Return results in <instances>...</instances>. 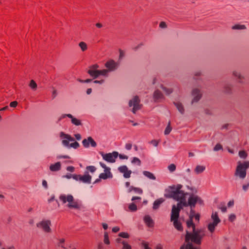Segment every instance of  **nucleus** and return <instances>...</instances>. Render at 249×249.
<instances>
[{
  "instance_id": "20e7f679",
  "label": "nucleus",
  "mask_w": 249,
  "mask_h": 249,
  "mask_svg": "<svg viewBox=\"0 0 249 249\" xmlns=\"http://www.w3.org/2000/svg\"><path fill=\"white\" fill-rule=\"evenodd\" d=\"M59 137L62 140V145L67 148H72L76 149L80 146L79 143L75 141L74 139L69 134H66L64 132H60Z\"/></svg>"
},
{
  "instance_id": "603ef678",
  "label": "nucleus",
  "mask_w": 249,
  "mask_h": 249,
  "mask_svg": "<svg viewBox=\"0 0 249 249\" xmlns=\"http://www.w3.org/2000/svg\"><path fill=\"white\" fill-rule=\"evenodd\" d=\"M125 148L126 150H129L132 148V144L130 143H127L125 145Z\"/></svg>"
},
{
  "instance_id": "f257e3e1",
  "label": "nucleus",
  "mask_w": 249,
  "mask_h": 249,
  "mask_svg": "<svg viewBox=\"0 0 249 249\" xmlns=\"http://www.w3.org/2000/svg\"><path fill=\"white\" fill-rule=\"evenodd\" d=\"M183 186L178 184L168 186L165 190L164 196L167 198H172L178 202L177 205L172 206L170 220L173 222L175 228L178 231H183V227L179 220V213L184 207H190L194 209L196 203L202 205L203 200L198 196L190 194L186 201V196L188 193L182 190Z\"/></svg>"
},
{
  "instance_id": "2eb2a0df",
  "label": "nucleus",
  "mask_w": 249,
  "mask_h": 249,
  "mask_svg": "<svg viewBox=\"0 0 249 249\" xmlns=\"http://www.w3.org/2000/svg\"><path fill=\"white\" fill-rule=\"evenodd\" d=\"M153 98L154 102L160 103L162 102L165 98L162 92L159 89H156L153 95Z\"/></svg>"
},
{
  "instance_id": "0e129e2a",
  "label": "nucleus",
  "mask_w": 249,
  "mask_h": 249,
  "mask_svg": "<svg viewBox=\"0 0 249 249\" xmlns=\"http://www.w3.org/2000/svg\"><path fill=\"white\" fill-rule=\"evenodd\" d=\"M187 188L188 190H191L192 192H196V189L194 187L187 186Z\"/></svg>"
},
{
  "instance_id": "cd10ccee",
  "label": "nucleus",
  "mask_w": 249,
  "mask_h": 249,
  "mask_svg": "<svg viewBox=\"0 0 249 249\" xmlns=\"http://www.w3.org/2000/svg\"><path fill=\"white\" fill-rule=\"evenodd\" d=\"M71 117V114H62L61 115H60L57 119V121L56 122V123L57 124L59 123V122L63 119H64L66 117Z\"/></svg>"
},
{
  "instance_id": "7ed1b4c3",
  "label": "nucleus",
  "mask_w": 249,
  "mask_h": 249,
  "mask_svg": "<svg viewBox=\"0 0 249 249\" xmlns=\"http://www.w3.org/2000/svg\"><path fill=\"white\" fill-rule=\"evenodd\" d=\"M59 199L63 204L67 203V206L70 209H80L81 208V201L79 199H74L71 194H61Z\"/></svg>"
},
{
  "instance_id": "ddd939ff",
  "label": "nucleus",
  "mask_w": 249,
  "mask_h": 249,
  "mask_svg": "<svg viewBox=\"0 0 249 249\" xmlns=\"http://www.w3.org/2000/svg\"><path fill=\"white\" fill-rule=\"evenodd\" d=\"M105 66L107 68V69H105L107 71V75H104V77L107 78L108 76V73L109 72L114 71L117 69L118 63L113 60H110L106 63Z\"/></svg>"
},
{
  "instance_id": "c9c22d12",
  "label": "nucleus",
  "mask_w": 249,
  "mask_h": 249,
  "mask_svg": "<svg viewBox=\"0 0 249 249\" xmlns=\"http://www.w3.org/2000/svg\"><path fill=\"white\" fill-rule=\"evenodd\" d=\"M225 91L227 93H230L231 91V85L230 84H226L224 87Z\"/></svg>"
},
{
  "instance_id": "6e6d98bb",
  "label": "nucleus",
  "mask_w": 249,
  "mask_h": 249,
  "mask_svg": "<svg viewBox=\"0 0 249 249\" xmlns=\"http://www.w3.org/2000/svg\"><path fill=\"white\" fill-rule=\"evenodd\" d=\"M18 105L17 101H13L10 103V106L12 107H15Z\"/></svg>"
},
{
  "instance_id": "f704fd0d",
  "label": "nucleus",
  "mask_w": 249,
  "mask_h": 249,
  "mask_svg": "<svg viewBox=\"0 0 249 249\" xmlns=\"http://www.w3.org/2000/svg\"><path fill=\"white\" fill-rule=\"evenodd\" d=\"M79 47L82 51H85L87 49V44L84 42H81L79 44Z\"/></svg>"
},
{
  "instance_id": "0eeeda50",
  "label": "nucleus",
  "mask_w": 249,
  "mask_h": 249,
  "mask_svg": "<svg viewBox=\"0 0 249 249\" xmlns=\"http://www.w3.org/2000/svg\"><path fill=\"white\" fill-rule=\"evenodd\" d=\"M99 66L97 64H94L91 66L88 71V73L94 78H96L101 76L107 75V71L105 69L99 70Z\"/></svg>"
},
{
  "instance_id": "5701e85b",
  "label": "nucleus",
  "mask_w": 249,
  "mask_h": 249,
  "mask_svg": "<svg viewBox=\"0 0 249 249\" xmlns=\"http://www.w3.org/2000/svg\"><path fill=\"white\" fill-rule=\"evenodd\" d=\"M69 118L71 119V122L73 124L76 126H79L82 124L81 121L79 119L73 117L72 115L71 117H69Z\"/></svg>"
},
{
  "instance_id": "e2e57ef3",
  "label": "nucleus",
  "mask_w": 249,
  "mask_h": 249,
  "mask_svg": "<svg viewBox=\"0 0 249 249\" xmlns=\"http://www.w3.org/2000/svg\"><path fill=\"white\" fill-rule=\"evenodd\" d=\"M92 80L90 79H88L86 80H79V81L81 83H89Z\"/></svg>"
},
{
  "instance_id": "39448f33",
  "label": "nucleus",
  "mask_w": 249,
  "mask_h": 249,
  "mask_svg": "<svg viewBox=\"0 0 249 249\" xmlns=\"http://www.w3.org/2000/svg\"><path fill=\"white\" fill-rule=\"evenodd\" d=\"M96 170V168L93 165L88 166L86 168L83 175H77L76 181H79L86 184H90L91 181L92 177L89 175V172L94 173Z\"/></svg>"
},
{
  "instance_id": "b1692460",
  "label": "nucleus",
  "mask_w": 249,
  "mask_h": 249,
  "mask_svg": "<svg viewBox=\"0 0 249 249\" xmlns=\"http://www.w3.org/2000/svg\"><path fill=\"white\" fill-rule=\"evenodd\" d=\"M174 104L177 108V109H178V110L179 111V112L181 114H183L184 112V109L182 105L178 102H175Z\"/></svg>"
},
{
  "instance_id": "f8f14e48",
  "label": "nucleus",
  "mask_w": 249,
  "mask_h": 249,
  "mask_svg": "<svg viewBox=\"0 0 249 249\" xmlns=\"http://www.w3.org/2000/svg\"><path fill=\"white\" fill-rule=\"evenodd\" d=\"M140 103V100L138 96H135L129 101L128 105L129 107H133L132 111L133 113H136V111L141 108Z\"/></svg>"
},
{
  "instance_id": "4d7b16f0",
  "label": "nucleus",
  "mask_w": 249,
  "mask_h": 249,
  "mask_svg": "<svg viewBox=\"0 0 249 249\" xmlns=\"http://www.w3.org/2000/svg\"><path fill=\"white\" fill-rule=\"evenodd\" d=\"M74 137L77 141H80L82 138L81 135L79 133L75 134Z\"/></svg>"
},
{
  "instance_id": "412c9836",
  "label": "nucleus",
  "mask_w": 249,
  "mask_h": 249,
  "mask_svg": "<svg viewBox=\"0 0 249 249\" xmlns=\"http://www.w3.org/2000/svg\"><path fill=\"white\" fill-rule=\"evenodd\" d=\"M143 175L148 178L151 180H156V178L155 176L151 172L147 171H144L142 172Z\"/></svg>"
},
{
  "instance_id": "37998d69",
  "label": "nucleus",
  "mask_w": 249,
  "mask_h": 249,
  "mask_svg": "<svg viewBox=\"0 0 249 249\" xmlns=\"http://www.w3.org/2000/svg\"><path fill=\"white\" fill-rule=\"evenodd\" d=\"M30 86L33 89H35L36 88L37 85L34 80H31L30 84Z\"/></svg>"
},
{
  "instance_id": "49530a36",
  "label": "nucleus",
  "mask_w": 249,
  "mask_h": 249,
  "mask_svg": "<svg viewBox=\"0 0 249 249\" xmlns=\"http://www.w3.org/2000/svg\"><path fill=\"white\" fill-rule=\"evenodd\" d=\"M66 170L68 172H70L72 173V172H73L74 171L75 168L73 166H69L67 167Z\"/></svg>"
},
{
  "instance_id": "09e8293b",
  "label": "nucleus",
  "mask_w": 249,
  "mask_h": 249,
  "mask_svg": "<svg viewBox=\"0 0 249 249\" xmlns=\"http://www.w3.org/2000/svg\"><path fill=\"white\" fill-rule=\"evenodd\" d=\"M149 143L152 144H153L155 147H157L158 146V144H159V142L157 141V140H153L149 142Z\"/></svg>"
},
{
  "instance_id": "2f4dec72",
  "label": "nucleus",
  "mask_w": 249,
  "mask_h": 249,
  "mask_svg": "<svg viewBox=\"0 0 249 249\" xmlns=\"http://www.w3.org/2000/svg\"><path fill=\"white\" fill-rule=\"evenodd\" d=\"M160 87L162 89V90L165 92L166 95H169L173 92V90L171 89L167 88L164 87L163 85H161Z\"/></svg>"
},
{
  "instance_id": "3c124183",
  "label": "nucleus",
  "mask_w": 249,
  "mask_h": 249,
  "mask_svg": "<svg viewBox=\"0 0 249 249\" xmlns=\"http://www.w3.org/2000/svg\"><path fill=\"white\" fill-rule=\"evenodd\" d=\"M249 182H248L247 183L244 184L242 186L243 190L244 191H247L249 189Z\"/></svg>"
},
{
  "instance_id": "7c9ffc66",
  "label": "nucleus",
  "mask_w": 249,
  "mask_h": 249,
  "mask_svg": "<svg viewBox=\"0 0 249 249\" xmlns=\"http://www.w3.org/2000/svg\"><path fill=\"white\" fill-rule=\"evenodd\" d=\"M233 30H243L246 29V26L244 25L236 24L232 27Z\"/></svg>"
},
{
  "instance_id": "f3484780",
  "label": "nucleus",
  "mask_w": 249,
  "mask_h": 249,
  "mask_svg": "<svg viewBox=\"0 0 249 249\" xmlns=\"http://www.w3.org/2000/svg\"><path fill=\"white\" fill-rule=\"evenodd\" d=\"M192 95L194 97V98L192 100V103L195 102H197L199 100L201 97V93H200L199 90L197 89H195L192 91Z\"/></svg>"
},
{
  "instance_id": "f03ea898",
  "label": "nucleus",
  "mask_w": 249,
  "mask_h": 249,
  "mask_svg": "<svg viewBox=\"0 0 249 249\" xmlns=\"http://www.w3.org/2000/svg\"><path fill=\"white\" fill-rule=\"evenodd\" d=\"M196 214L193 209L191 208L189 219L186 222L188 230L186 231L185 241L186 244L182 245L180 249H200L199 245L202 238L205 236V231L203 229H196L193 219Z\"/></svg>"
},
{
  "instance_id": "9b49d317",
  "label": "nucleus",
  "mask_w": 249,
  "mask_h": 249,
  "mask_svg": "<svg viewBox=\"0 0 249 249\" xmlns=\"http://www.w3.org/2000/svg\"><path fill=\"white\" fill-rule=\"evenodd\" d=\"M99 164L100 166L104 169V172L99 175L100 178H102V179H107V178H112L113 176L110 171V168L107 167L105 163L102 162H100Z\"/></svg>"
},
{
  "instance_id": "774afa93",
  "label": "nucleus",
  "mask_w": 249,
  "mask_h": 249,
  "mask_svg": "<svg viewBox=\"0 0 249 249\" xmlns=\"http://www.w3.org/2000/svg\"><path fill=\"white\" fill-rule=\"evenodd\" d=\"M194 218H195L196 220L198 221L199 220L200 215L199 214L197 213L195 215Z\"/></svg>"
},
{
  "instance_id": "8fccbe9b",
  "label": "nucleus",
  "mask_w": 249,
  "mask_h": 249,
  "mask_svg": "<svg viewBox=\"0 0 249 249\" xmlns=\"http://www.w3.org/2000/svg\"><path fill=\"white\" fill-rule=\"evenodd\" d=\"M123 249H131V247L125 242H123Z\"/></svg>"
},
{
  "instance_id": "4c0bfd02",
  "label": "nucleus",
  "mask_w": 249,
  "mask_h": 249,
  "mask_svg": "<svg viewBox=\"0 0 249 249\" xmlns=\"http://www.w3.org/2000/svg\"><path fill=\"white\" fill-rule=\"evenodd\" d=\"M168 170L173 172L176 170V166L174 164H171L168 166Z\"/></svg>"
},
{
  "instance_id": "aec40b11",
  "label": "nucleus",
  "mask_w": 249,
  "mask_h": 249,
  "mask_svg": "<svg viewBox=\"0 0 249 249\" xmlns=\"http://www.w3.org/2000/svg\"><path fill=\"white\" fill-rule=\"evenodd\" d=\"M164 199L162 198H160L156 200L153 203V209L154 210L158 209L160 204H161L164 202Z\"/></svg>"
},
{
  "instance_id": "6e6552de",
  "label": "nucleus",
  "mask_w": 249,
  "mask_h": 249,
  "mask_svg": "<svg viewBox=\"0 0 249 249\" xmlns=\"http://www.w3.org/2000/svg\"><path fill=\"white\" fill-rule=\"evenodd\" d=\"M211 219L213 222L208 224V229L210 232L213 233L214 232L216 227L220 222L221 220L218 217V213L216 212L212 213Z\"/></svg>"
},
{
  "instance_id": "a878e982",
  "label": "nucleus",
  "mask_w": 249,
  "mask_h": 249,
  "mask_svg": "<svg viewBox=\"0 0 249 249\" xmlns=\"http://www.w3.org/2000/svg\"><path fill=\"white\" fill-rule=\"evenodd\" d=\"M205 170V166L202 165H197L195 169V172L198 174L202 173Z\"/></svg>"
},
{
  "instance_id": "58836bf2",
  "label": "nucleus",
  "mask_w": 249,
  "mask_h": 249,
  "mask_svg": "<svg viewBox=\"0 0 249 249\" xmlns=\"http://www.w3.org/2000/svg\"><path fill=\"white\" fill-rule=\"evenodd\" d=\"M104 243L106 244H109V240L108 234L107 232L104 233Z\"/></svg>"
},
{
  "instance_id": "a19ab883",
  "label": "nucleus",
  "mask_w": 249,
  "mask_h": 249,
  "mask_svg": "<svg viewBox=\"0 0 249 249\" xmlns=\"http://www.w3.org/2000/svg\"><path fill=\"white\" fill-rule=\"evenodd\" d=\"M222 149H223V147L222 145L219 143L216 144L213 148V150L215 151H217Z\"/></svg>"
},
{
  "instance_id": "052dcab7",
  "label": "nucleus",
  "mask_w": 249,
  "mask_h": 249,
  "mask_svg": "<svg viewBox=\"0 0 249 249\" xmlns=\"http://www.w3.org/2000/svg\"><path fill=\"white\" fill-rule=\"evenodd\" d=\"M227 205L229 207H232L234 205V201L233 200H230L229 201Z\"/></svg>"
},
{
  "instance_id": "c03bdc74",
  "label": "nucleus",
  "mask_w": 249,
  "mask_h": 249,
  "mask_svg": "<svg viewBox=\"0 0 249 249\" xmlns=\"http://www.w3.org/2000/svg\"><path fill=\"white\" fill-rule=\"evenodd\" d=\"M56 159L59 160V159H70V157L68 155H57V157H56Z\"/></svg>"
},
{
  "instance_id": "5fc2aeb1",
  "label": "nucleus",
  "mask_w": 249,
  "mask_h": 249,
  "mask_svg": "<svg viewBox=\"0 0 249 249\" xmlns=\"http://www.w3.org/2000/svg\"><path fill=\"white\" fill-rule=\"evenodd\" d=\"M43 187L45 189H48V184L47 182L45 180H43L42 183Z\"/></svg>"
},
{
  "instance_id": "4468645a",
  "label": "nucleus",
  "mask_w": 249,
  "mask_h": 249,
  "mask_svg": "<svg viewBox=\"0 0 249 249\" xmlns=\"http://www.w3.org/2000/svg\"><path fill=\"white\" fill-rule=\"evenodd\" d=\"M82 143L83 147L87 149L89 148L90 147L95 148L97 145L96 142L90 136L83 139Z\"/></svg>"
},
{
  "instance_id": "6ab92c4d",
  "label": "nucleus",
  "mask_w": 249,
  "mask_h": 249,
  "mask_svg": "<svg viewBox=\"0 0 249 249\" xmlns=\"http://www.w3.org/2000/svg\"><path fill=\"white\" fill-rule=\"evenodd\" d=\"M61 165L60 162H55L50 165L49 169L52 172H57L61 169Z\"/></svg>"
},
{
  "instance_id": "c756f323",
  "label": "nucleus",
  "mask_w": 249,
  "mask_h": 249,
  "mask_svg": "<svg viewBox=\"0 0 249 249\" xmlns=\"http://www.w3.org/2000/svg\"><path fill=\"white\" fill-rule=\"evenodd\" d=\"M172 129V127L171 126V123L169 121L168 123L167 126H166L164 130V134L166 135H168L171 132Z\"/></svg>"
},
{
  "instance_id": "de8ad7c7",
  "label": "nucleus",
  "mask_w": 249,
  "mask_h": 249,
  "mask_svg": "<svg viewBox=\"0 0 249 249\" xmlns=\"http://www.w3.org/2000/svg\"><path fill=\"white\" fill-rule=\"evenodd\" d=\"M65 242V239H63V238H62V239H60L59 240V243H58V246L62 247V248H64V247L63 246V244Z\"/></svg>"
},
{
  "instance_id": "bf43d9fd",
  "label": "nucleus",
  "mask_w": 249,
  "mask_h": 249,
  "mask_svg": "<svg viewBox=\"0 0 249 249\" xmlns=\"http://www.w3.org/2000/svg\"><path fill=\"white\" fill-rule=\"evenodd\" d=\"M120 228L118 227H114L112 228V231L113 232H117L119 231Z\"/></svg>"
},
{
  "instance_id": "c85d7f7f",
  "label": "nucleus",
  "mask_w": 249,
  "mask_h": 249,
  "mask_svg": "<svg viewBox=\"0 0 249 249\" xmlns=\"http://www.w3.org/2000/svg\"><path fill=\"white\" fill-rule=\"evenodd\" d=\"M239 156L241 159H246L248 157V154L245 150L239 151Z\"/></svg>"
},
{
  "instance_id": "864d4df0",
  "label": "nucleus",
  "mask_w": 249,
  "mask_h": 249,
  "mask_svg": "<svg viewBox=\"0 0 249 249\" xmlns=\"http://www.w3.org/2000/svg\"><path fill=\"white\" fill-rule=\"evenodd\" d=\"M104 81H105V80L103 79H101L100 80H94L93 81V82L95 84H102L104 82Z\"/></svg>"
},
{
  "instance_id": "72a5a7b5",
  "label": "nucleus",
  "mask_w": 249,
  "mask_h": 249,
  "mask_svg": "<svg viewBox=\"0 0 249 249\" xmlns=\"http://www.w3.org/2000/svg\"><path fill=\"white\" fill-rule=\"evenodd\" d=\"M128 208L131 212H135L137 210V207L134 203H130L128 206Z\"/></svg>"
},
{
  "instance_id": "4be33fe9",
  "label": "nucleus",
  "mask_w": 249,
  "mask_h": 249,
  "mask_svg": "<svg viewBox=\"0 0 249 249\" xmlns=\"http://www.w3.org/2000/svg\"><path fill=\"white\" fill-rule=\"evenodd\" d=\"M142 245L144 249H151L148 246V244L147 242L143 241L142 243ZM155 249H163V246L162 245L159 244L155 247Z\"/></svg>"
},
{
  "instance_id": "a211bd4d",
  "label": "nucleus",
  "mask_w": 249,
  "mask_h": 249,
  "mask_svg": "<svg viewBox=\"0 0 249 249\" xmlns=\"http://www.w3.org/2000/svg\"><path fill=\"white\" fill-rule=\"evenodd\" d=\"M143 221L145 224L148 227H153L154 226V222L153 219L149 215H146L143 217Z\"/></svg>"
},
{
  "instance_id": "680f3d73",
  "label": "nucleus",
  "mask_w": 249,
  "mask_h": 249,
  "mask_svg": "<svg viewBox=\"0 0 249 249\" xmlns=\"http://www.w3.org/2000/svg\"><path fill=\"white\" fill-rule=\"evenodd\" d=\"M127 188H128V189H127L128 193H130V192L133 191V190L134 189V187L130 186Z\"/></svg>"
},
{
  "instance_id": "bb28decb",
  "label": "nucleus",
  "mask_w": 249,
  "mask_h": 249,
  "mask_svg": "<svg viewBox=\"0 0 249 249\" xmlns=\"http://www.w3.org/2000/svg\"><path fill=\"white\" fill-rule=\"evenodd\" d=\"M233 75L236 77V78H237L238 79V80H239V82L240 83H243V77L242 76V75L241 74V73L237 71H234L233 72Z\"/></svg>"
},
{
  "instance_id": "338daca9",
  "label": "nucleus",
  "mask_w": 249,
  "mask_h": 249,
  "mask_svg": "<svg viewBox=\"0 0 249 249\" xmlns=\"http://www.w3.org/2000/svg\"><path fill=\"white\" fill-rule=\"evenodd\" d=\"M160 27L161 28H164L166 27V23L164 22H161L160 24Z\"/></svg>"
},
{
  "instance_id": "69168bd1",
  "label": "nucleus",
  "mask_w": 249,
  "mask_h": 249,
  "mask_svg": "<svg viewBox=\"0 0 249 249\" xmlns=\"http://www.w3.org/2000/svg\"><path fill=\"white\" fill-rule=\"evenodd\" d=\"M141 197L140 196H133L131 198L132 201H135L136 200H141Z\"/></svg>"
},
{
  "instance_id": "13d9d810",
  "label": "nucleus",
  "mask_w": 249,
  "mask_h": 249,
  "mask_svg": "<svg viewBox=\"0 0 249 249\" xmlns=\"http://www.w3.org/2000/svg\"><path fill=\"white\" fill-rule=\"evenodd\" d=\"M124 56V53L122 51L120 50V55H119V59H121L123 58Z\"/></svg>"
},
{
  "instance_id": "1a4fd4ad",
  "label": "nucleus",
  "mask_w": 249,
  "mask_h": 249,
  "mask_svg": "<svg viewBox=\"0 0 249 249\" xmlns=\"http://www.w3.org/2000/svg\"><path fill=\"white\" fill-rule=\"evenodd\" d=\"M103 159L109 163H114L118 158V152L113 151L112 153H104L103 152H100Z\"/></svg>"
},
{
  "instance_id": "79ce46f5",
  "label": "nucleus",
  "mask_w": 249,
  "mask_h": 249,
  "mask_svg": "<svg viewBox=\"0 0 249 249\" xmlns=\"http://www.w3.org/2000/svg\"><path fill=\"white\" fill-rule=\"evenodd\" d=\"M236 219V215L233 214V213H232V214H231L229 215V220L231 222H233Z\"/></svg>"
},
{
  "instance_id": "ea45409f",
  "label": "nucleus",
  "mask_w": 249,
  "mask_h": 249,
  "mask_svg": "<svg viewBox=\"0 0 249 249\" xmlns=\"http://www.w3.org/2000/svg\"><path fill=\"white\" fill-rule=\"evenodd\" d=\"M133 192L138 194H142L143 193L142 190L140 188L134 187Z\"/></svg>"
},
{
  "instance_id": "423d86ee",
  "label": "nucleus",
  "mask_w": 249,
  "mask_h": 249,
  "mask_svg": "<svg viewBox=\"0 0 249 249\" xmlns=\"http://www.w3.org/2000/svg\"><path fill=\"white\" fill-rule=\"evenodd\" d=\"M249 167V161H245L243 162L239 161L237 163L234 176L240 179H244L247 175V170Z\"/></svg>"
},
{
  "instance_id": "e433bc0d",
  "label": "nucleus",
  "mask_w": 249,
  "mask_h": 249,
  "mask_svg": "<svg viewBox=\"0 0 249 249\" xmlns=\"http://www.w3.org/2000/svg\"><path fill=\"white\" fill-rule=\"evenodd\" d=\"M119 236L124 238H128L129 237L128 233L125 232H122L119 233Z\"/></svg>"
},
{
  "instance_id": "9d476101",
  "label": "nucleus",
  "mask_w": 249,
  "mask_h": 249,
  "mask_svg": "<svg viewBox=\"0 0 249 249\" xmlns=\"http://www.w3.org/2000/svg\"><path fill=\"white\" fill-rule=\"evenodd\" d=\"M51 221L49 219H44L36 224V227L42 230L46 233H50L51 232Z\"/></svg>"
},
{
  "instance_id": "393cba45",
  "label": "nucleus",
  "mask_w": 249,
  "mask_h": 249,
  "mask_svg": "<svg viewBox=\"0 0 249 249\" xmlns=\"http://www.w3.org/2000/svg\"><path fill=\"white\" fill-rule=\"evenodd\" d=\"M63 178H67V179H71L73 178L74 180H76L77 178V174H71L70 173H68L65 175L62 176Z\"/></svg>"
},
{
  "instance_id": "a18cd8bd",
  "label": "nucleus",
  "mask_w": 249,
  "mask_h": 249,
  "mask_svg": "<svg viewBox=\"0 0 249 249\" xmlns=\"http://www.w3.org/2000/svg\"><path fill=\"white\" fill-rule=\"evenodd\" d=\"M118 157H119L121 160H127L128 159V157L126 155L119 154L118 155Z\"/></svg>"
},
{
  "instance_id": "dca6fc26",
  "label": "nucleus",
  "mask_w": 249,
  "mask_h": 249,
  "mask_svg": "<svg viewBox=\"0 0 249 249\" xmlns=\"http://www.w3.org/2000/svg\"><path fill=\"white\" fill-rule=\"evenodd\" d=\"M118 170L119 172L123 174V176L124 178H127L130 177L132 172L131 170H128L126 165H122L119 167Z\"/></svg>"
},
{
  "instance_id": "473e14b6",
  "label": "nucleus",
  "mask_w": 249,
  "mask_h": 249,
  "mask_svg": "<svg viewBox=\"0 0 249 249\" xmlns=\"http://www.w3.org/2000/svg\"><path fill=\"white\" fill-rule=\"evenodd\" d=\"M131 163L132 164H137L139 166L141 165V160L137 157H134L132 158L131 160Z\"/></svg>"
}]
</instances>
